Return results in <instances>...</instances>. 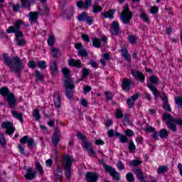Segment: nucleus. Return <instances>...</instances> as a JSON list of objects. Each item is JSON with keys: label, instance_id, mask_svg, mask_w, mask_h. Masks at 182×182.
<instances>
[{"label": "nucleus", "instance_id": "1", "mask_svg": "<svg viewBox=\"0 0 182 182\" xmlns=\"http://www.w3.org/2000/svg\"><path fill=\"white\" fill-rule=\"evenodd\" d=\"M2 58L8 68L11 69V73H14L17 75V77L21 76L22 70H23V64L22 60L19 57L15 56L12 59L8 56V53H4Z\"/></svg>", "mask_w": 182, "mask_h": 182}, {"label": "nucleus", "instance_id": "54", "mask_svg": "<svg viewBox=\"0 0 182 182\" xmlns=\"http://www.w3.org/2000/svg\"><path fill=\"white\" fill-rule=\"evenodd\" d=\"M162 107L166 112H171V107H170V104H168V102H164Z\"/></svg>", "mask_w": 182, "mask_h": 182}, {"label": "nucleus", "instance_id": "40", "mask_svg": "<svg viewBox=\"0 0 182 182\" xmlns=\"http://www.w3.org/2000/svg\"><path fill=\"white\" fill-rule=\"evenodd\" d=\"M92 45L95 48H100V46H102V41L100 39L95 38L92 39Z\"/></svg>", "mask_w": 182, "mask_h": 182}, {"label": "nucleus", "instance_id": "9", "mask_svg": "<svg viewBox=\"0 0 182 182\" xmlns=\"http://www.w3.org/2000/svg\"><path fill=\"white\" fill-rule=\"evenodd\" d=\"M20 143H21V144H26L27 143L30 149H33V147L36 149V142H35V139H33V138H29L28 136H23V138L20 139Z\"/></svg>", "mask_w": 182, "mask_h": 182}, {"label": "nucleus", "instance_id": "5", "mask_svg": "<svg viewBox=\"0 0 182 182\" xmlns=\"http://www.w3.org/2000/svg\"><path fill=\"white\" fill-rule=\"evenodd\" d=\"M162 120H164V122H166V124L168 129L171 130V132H173V133H176L177 125L174 124V122L171 118V114L168 113L162 114Z\"/></svg>", "mask_w": 182, "mask_h": 182}, {"label": "nucleus", "instance_id": "55", "mask_svg": "<svg viewBox=\"0 0 182 182\" xmlns=\"http://www.w3.org/2000/svg\"><path fill=\"white\" fill-rule=\"evenodd\" d=\"M90 75V73H89V70H87V68H84L82 69V79H86V77H87V76H89Z\"/></svg>", "mask_w": 182, "mask_h": 182}, {"label": "nucleus", "instance_id": "14", "mask_svg": "<svg viewBox=\"0 0 182 182\" xmlns=\"http://www.w3.org/2000/svg\"><path fill=\"white\" fill-rule=\"evenodd\" d=\"M131 75H132L136 80H139L141 83H143L146 80V76L140 70H131Z\"/></svg>", "mask_w": 182, "mask_h": 182}, {"label": "nucleus", "instance_id": "3", "mask_svg": "<svg viewBox=\"0 0 182 182\" xmlns=\"http://www.w3.org/2000/svg\"><path fill=\"white\" fill-rule=\"evenodd\" d=\"M73 161H75V159H72L69 154L63 158V166L64 167L65 176L67 180L72 178V163Z\"/></svg>", "mask_w": 182, "mask_h": 182}, {"label": "nucleus", "instance_id": "44", "mask_svg": "<svg viewBox=\"0 0 182 182\" xmlns=\"http://www.w3.org/2000/svg\"><path fill=\"white\" fill-rule=\"evenodd\" d=\"M38 14L41 15H49V8L47 6H44V9H40Z\"/></svg>", "mask_w": 182, "mask_h": 182}, {"label": "nucleus", "instance_id": "36", "mask_svg": "<svg viewBox=\"0 0 182 182\" xmlns=\"http://www.w3.org/2000/svg\"><path fill=\"white\" fill-rule=\"evenodd\" d=\"M11 113L14 117L20 120L21 123H23V116L22 115V113H18L16 111H11Z\"/></svg>", "mask_w": 182, "mask_h": 182}, {"label": "nucleus", "instance_id": "64", "mask_svg": "<svg viewBox=\"0 0 182 182\" xmlns=\"http://www.w3.org/2000/svg\"><path fill=\"white\" fill-rule=\"evenodd\" d=\"M105 97H106L107 100L109 101V100H112V99H113V95L110 92L105 91Z\"/></svg>", "mask_w": 182, "mask_h": 182}, {"label": "nucleus", "instance_id": "19", "mask_svg": "<svg viewBox=\"0 0 182 182\" xmlns=\"http://www.w3.org/2000/svg\"><path fill=\"white\" fill-rule=\"evenodd\" d=\"M63 177V173L62 172V168L59 164H57V168L54 171V181L60 182L62 178Z\"/></svg>", "mask_w": 182, "mask_h": 182}, {"label": "nucleus", "instance_id": "25", "mask_svg": "<svg viewBox=\"0 0 182 182\" xmlns=\"http://www.w3.org/2000/svg\"><path fill=\"white\" fill-rule=\"evenodd\" d=\"M133 172L136 176V178H138L139 181H144V177L143 176V171L141 169H139V168H136Z\"/></svg>", "mask_w": 182, "mask_h": 182}, {"label": "nucleus", "instance_id": "27", "mask_svg": "<svg viewBox=\"0 0 182 182\" xmlns=\"http://www.w3.org/2000/svg\"><path fill=\"white\" fill-rule=\"evenodd\" d=\"M116 12L115 9H109L108 11H106L105 13H102V16H104V18H109V19H113L114 18V14Z\"/></svg>", "mask_w": 182, "mask_h": 182}, {"label": "nucleus", "instance_id": "17", "mask_svg": "<svg viewBox=\"0 0 182 182\" xmlns=\"http://www.w3.org/2000/svg\"><path fill=\"white\" fill-rule=\"evenodd\" d=\"M140 97V92L135 93L134 95L131 96L130 98H128L127 100V104L128 105L129 109H133L136 103V100Z\"/></svg>", "mask_w": 182, "mask_h": 182}, {"label": "nucleus", "instance_id": "47", "mask_svg": "<svg viewBox=\"0 0 182 182\" xmlns=\"http://www.w3.org/2000/svg\"><path fill=\"white\" fill-rule=\"evenodd\" d=\"M78 55L82 58H87L89 56V53H87V51L85 48L78 50Z\"/></svg>", "mask_w": 182, "mask_h": 182}, {"label": "nucleus", "instance_id": "22", "mask_svg": "<svg viewBox=\"0 0 182 182\" xmlns=\"http://www.w3.org/2000/svg\"><path fill=\"white\" fill-rule=\"evenodd\" d=\"M21 2V8L26 9V8H31L32 5L36 2V0H20Z\"/></svg>", "mask_w": 182, "mask_h": 182}, {"label": "nucleus", "instance_id": "29", "mask_svg": "<svg viewBox=\"0 0 182 182\" xmlns=\"http://www.w3.org/2000/svg\"><path fill=\"white\" fill-rule=\"evenodd\" d=\"M57 95V100H54V105L57 107V109H59L62 105V100H60V95L59 92H55L54 94V97Z\"/></svg>", "mask_w": 182, "mask_h": 182}, {"label": "nucleus", "instance_id": "35", "mask_svg": "<svg viewBox=\"0 0 182 182\" xmlns=\"http://www.w3.org/2000/svg\"><path fill=\"white\" fill-rule=\"evenodd\" d=\"M55 42H56V38H55V36H49L47 41L48 46L53 48Z\"/></svg>", "mask_w": 182, "mask_h": 182}, {"label": "nucleus", "instance_id": "59", "mask_svg": "<svg viewBox=\"0 0 182 182\" xmlns=\"http://www.w3.org/2000/svg\"><path fill=\"white\" fill-rule=\"evenodd\" d=\"M18 150H19L21 154H23V156H26V157H29L30 154L29 153L26 154L25 153V149L21 144H18Z\"/></svg>", "mask_w": 182, "mask_h": 182}, {"label": "nucleus", "instance_id": "23", "mask_svg": "<svg viewBox=\"0 0 182 182\" xmlns=\"http://www.w3.org/2000/svg\"><path fill=\"white\" fill-rule=\"evenodd\" d=\"M146 86L152 92V93L156 99H158V97H160V92H159V90H157V88H156V87L154 85H153L152 84H150V83H147Z\"/></svg>", "mask_w": 182, "mask_h": 182}, {"label": "nucleus", "instance_id": "31", "mask_svg": "<svg viewBox=\"0 0 182 182\" xmlns=\"http://www.w3.org/2000/svg\"><path fill=\"white\" fill-rule=\"evenodd\" d=\"M87 16H88L87 13L83 11L77 16V19L79 22H86V19Z\"/></svg>", "mask_w": 182, "mask_h": 182}, {"label": "nucleus", "instance_id": "42", "mask_svg": "<svg viewBox=\"0 0 182 182\" xmlns=\"http://www.w3.org/2000/svg\"><path fill=\"white\" fill-rule=\"evenodd\" d=\"M141 161H139V160H132L129 162V166L130 167H137V166H140V164H141Z\"/></svg>", "mask_w": 182, "mask_h": 182}, {"label": "nucleus", "instance_id": "49", "mask_svg": "<svg viewBox=\"0 0 182 182\" xmlns=\"http://www.w3.org/2000/svg\"><path fill=\"white\" fill-rule=\"evenodd\" d=\"M102 9H103V8H102V6H97V5H94L92 7V12H93V14H99V12L102 11Z\"/></svg>", "mask_w": 182, "mask_h": 182}, {"label": "nucleus", "instance_id": "6", "mask_svg": "<svg viewBox=\"0 0 182 182\" xmlns=\"http://www.w3.org/2000/svg\"><path fill=\"white\" fill-rule=\"evenodd\" d=\"M104 168L107 173H109V176H112L113 180L119 181L120 180V174L112 166L104 164Z\"/></svg>", "mask_w": 182, "mask_h": 182}, {"label": "nucleus", "instance_id": "56", "mask_svg": "<svg viewBox=\"0 0 182 182\" xmlns=\"http://www.w3.org/2000/svg\"><path fill=\"white\" fill-rule=\"evenodd\" d=\"M175 103L176 105H177L178 107H182V97L181 96L177 97L175 99Z\"/></svg>", "mask_w": 182, "mask_h": 182}, {"label": "nucleus", "instance_id": "21", "mask_svg": "<svg viewBox=\"0 0 182 182\" xmlns=\"http://www.w3.org/2000/svg\"><path fill=\"white\" fill-rule=\"evenodd\" d=\"M111 29L112 30V35L119 36V32H120V26L117 21H113L111 25Z\"/></svg>", "mask_w": 182, "mask_h": 182}, {"label": "nucleus", "instance_id": "10", "mask_svg": "<svg viewBox=\"0 0 182 182\" xmlns=\"http://www.w3.org/2000/svg\"><path fill=\"white\" fill-rule=\"evenodd\" d=\"M62 72L64 76V84L75 83V81L72 79V75H70V70L69 68L64 67L62 68Z\"/></svg>", "mask_w": 182, "mask_h": 182}, {"label": "nucleus", "instance_id": "26", "mask_svg": "<svg viewBox=\"0 0 182 182\" xmlns=\"http://www.w3.org/2000/svg\"><path fill=\"white\" fill-rule=\"evenodd\" d=\"M50 70L53 76H56V75H58L59 70L58 69V63H56V61H53L50 64Z\"/></svg>", "mask_w": 182, "mask_h": 182}, {"label": "nucleus", "instance_id": "7", "mask_svg": "<svg viewBox=\"0 0 182 182\" xmlns=\"http://www.w3.org/2000/svg\"><path fill=\"white\" fill-rule=\"evenodd\" d=\"M82 147L84 150L88 153L90 156H92V157H96V151L93 149V144L90 143L89 141H85L81 144Z\"/></svg>", "mask_w": 182, "mask_h": 182}, {"label": "nucleus", "instance_id": "12", "mask_svg": "<svg viewBox=\"0 0 182 182\" xmlns=\"http://www.w3.org/2000/svg\"><path fill=\"white\" fill-rule=\"evenodd\" d=\"M135 85L136 83L134 82V81H133V80L124 78V80H122L121 87L122 90H124V92H126V90L127 92H129L132 87L131 86H134Z\"/></svg>", "mask_w": 182, "mask_h": 182}, {"label": "nucleus", "instance_id": "63", "mask_svg": "<svg viewBox=\"0 0 182 182\" xmlns=\"http://www.w3.org/2000/svg\"><path fill=\"white\" fill-rule=\"evenodd\" d=\"M117 167L119 171H122V170H124V164H123V162L122 161H119L117 164Z\"/></svg>", "mask_w": 182, "mask_h": 182}, {"label": "nucleus", "instance_id": "24", "mask_svg": "<svg viewBox=\"0 0 182 182\" xmlns=\"http://www.w3.org/2000/svg\"><path fill=\"white\" fill-rule=\"evenodd\" d=\"M121 52L123 58H124L127 62H132V57L130 56V54H129V50H127V48H126V46L122 48Z\"/></svg>", "mask_w": 182, "mask_h": 182}, {"label": "nucleus", "instance_id": "48", "mask_svg": "<svg viewBox=\"0 0 182 182\" xmlns=\"http://www.w3.org/2000/svg\"><path fill=\"white\" fill-rule=\"evenodd\" d=\"M149 80L153 85H158L159 83V78L156 75L151 76L149 77Z\"/></svg>", "mask_w": 182, "mask_h": 182}, {"label": "nucleus", "instance_id": "33", "mask_svg": "<svg viewBox=\"0 0 182 182\" xmlns=\"http://www.w3.org/2000/svg\"><path fill=\"white\" fill-rule=\"evenodd\" d=\"M35 74H36L35 76H36V80H38V82H43L45 79V76H43V75L41 73L40 70H36L35 71Z\"/></svg>", "mask_w": 182, "mask_h": 182}, {"label": "nucleus", "instance_id": "53", "mask_svg": "<svg viewBox=\"0 0 182 182\" xmlns=\"http://www.w3.org/2000/svg\"><path fill=\"white\" fill-rule=\"evenodd\" d=\"M0 144L1 146H6V139H5V135L0 132Z\"/></svg>", "mask_w": 182, "mask_h": 182}, {"label": "nucleus", "instance_id": "18", "mask_svg": "<svg viewBox=\"0 0 182 182\" xmlns=\"http://www.w3.org/2000/svg\"><path fill=\"white\" fill-rule=\"evenodd\" d=\"M92 6V0H85V1L80 0L77 2V6L80 9L87 10Z\"/></svg>", "mask_w": 182, "mask_h": 182}, {"label": "nucleus", "instance_id": "32", "mask_svg": "<svg viewBox=\"0 0 182 182\" xmlns=\"http://www.w3.org/2000/svg\"><path fill=\"white\" fill-rule=\"evenodd\" d=\"M51 53H52L53 58H54V59H58V58L60 57V50L58 48H52Z\"/></svg>", "mask_w": 182, "mask_h": 182}, {"label": "nucleus", "instance_id": "34", "mask_svg": "<svg viewBox=\"0 0 182 182\" xmlns=\"http://www.w3.org/2000/svg\"><path fill=\"white\" fill-rule=\"evenodd\" d=\"M159 136L161 139H167L168 137V132L166 129H162L159 130Z\"/></svg>", "mask_w": 182, "mask_h": 182}, {"label": "nucleus", "instance_id": "38", "mask_svg": "<svg viewBox=\"0 0 182 182\" xmlns=\"http://www.w3.org/2000/svg\"><path fill=\"white\" fill-rule=\"evenodd\" d=\"M14 126V124L11 122H4L1 124V128L6 129V130H8V129H11Z\"/></svg>", "mask_w": 182, "mask_h": 182}, {"label": "nucleus", "instance_id": "2", "mask_svg": "<svg viewBox=\"0 0 182 182\" xmlns=\"http://www.w3.org/2000/svg\"><path fill=\"white\" fill-rule=\"evenodd\" d=\"M0 95L4 97H7V102L10 109H15L16 105V97L14 93L9 92V88L7 87H2L0 88Z\"/></svg>", "mask_w": 182, "mask_h": 182}, {"label": "nucleus", "instance_id": "39", "mask_svg": "<svg viewBox=\"0 0 182 182\" xmlns=\"http://www.w3.org/2000/svg\"><path fill=\"white\" fill-rule=\"evenodd\" d=\"M139 18L144 21V22H146V23H149L150 22V20L149 19V16H147V14L146 12L142 11L141 14L139 15Z\"/></svg>", "mask_w": 182, "mask_h": 182}, {"label": "nucleus", "instance_id": "30", "mask_svg": "<svg viewBox=\"0 0 182 182\" xmlns=\"http://www.w3.org/2000/svg\"><path fill=\"white\" fill-rule=\"evenodd\" d=\"M30 18L29 21L30 22H36L38 21V18H39V12H30L29 13Z\"/></svg>", "mask_w": 182, "mask_h": 182}, {"label": "nucleus", "instance_id": "41", "mask_svg": "<svg viewBox=\"0 0 182 182\" xmlns=\"http://www.w3.org/2000/svg\"><path fill=\"white\" fill-rule=\"evenodd\" d=\"M46 61L45 60H40L37 62V68L40 69H46L47 68Z\"/></svg>", "mask_w": 182, "mask_h": 182}, {"label": "nucleus", "instance_id": "58", "mask_svg": "<svg viewBox=\"0 0 182 182\" xmlns=\"http://www.w3.org/2000/svg\"><path fill=\"white\" fill-rule=\"evenodd\" d=\"M17 46H24L26 45V41L24 39H16Z\"/></svg>", "mask_w": 182, "mask_h": 182}, {"label": "nucleus", "instance_id": "37", "mask_svg": "<svg viewBox=\"0 0 182 182\" xmlns=\"http://www.w3.org/2000/svg\"><path fill=\"white\" fill-rule=\"evenodd\" d=\"M168 167L166 166H161L157 169L158 174H164L166 171H168Z\"/></svg>", "mask_w": 182, "mask_h": 182}, {"label": "nucleus", "instance_id": "16", "mask_svg": "<svg viewBox=\"0 0 182 182\" xmlns=\"http://www.w3.org/2000/svg\"><path fill=\"white\" fill-rule=\"evenodd\" d=\"M85 180L87 182H97L99 181V175L96 172H87Z\"/></svg>", "mask_w": 182, "mask_h": 182}, {"label": "nucleus", "instance_id": "57", "mask_svg": "<svg viewBox=\"0 0 182 182\" xmlns=\"http://www.w3.org/2000/svg\"><path fill=\"white\" fill-rule=\"evenodd\" d=\"M126 178H127V181H129V182L134 181V176L133 175L132 173H128L126 175Z\"/></svg>", "mask_w": 182, "mask_h": 182}, {"label": "nucleus", "instance_id": "8", "mask_svg": "<svg viewBox=\"0 0 182 182\" xmlns=\"http://www.w3.org/2000/svg\"><path fill=\"white\" fill-rule=\"evenodd\" d=\"M60 136H61V133H60V129H59V127H55L54 129L53 135L51 138L53 144L55 148L58 147V145L60 141Z\"/></svg>", "mask_w": 182, "mask_h": 182}, {"label": "nucleus", "instance_id": "28", "mask_svg": "<svg viewBox=\"0 0 182 182\" xmlns=\"http://www.w3.org/2000/svg\"><path fill=\"white\" fill-rule=\"evenodd\" d=\"M115 137H119L120 143H127L129 138L118 132H115Z\"/></svg>", "mask_w": 182, "mask_h": 182}, {"label": "nucleus", "instance_id": "46", "mask_svg": "<svg viewBox=\"0 0 182 182\" xmlns=\"http://www.w3.org/2000/svg\"><path fill=\"white\" fill-rule=\"evenodd\" d=\"M36 169L38 171L41 176H43V169L39 161L36 163Z\"/></svg>", "mask_w": 182, "mask_h": 182}, {"label": "nucleus", "instance_id": "15", "mask_svg": "<svg viewBox=\"0 0 182 182\" xmlns=\"http://www.w3.org/2000/svg\"><path fill=\"white\" fill-rule=\"evenodd\" d=\"M26 180L29 181H32V180H35L36 178V171L33 170V168L29 167L26 170V173L24 175Z\"/></svg>", "mask_w": 182, "mask_h": 182}, {"label": "nucleus", "instance_id": "20", "mask_svg": "<svg viewBox=\"0 0 182 182\" xmlns=\"http://www.w3.org/2000/svg\"><path fill=\"white\" fill-rule=\"evenodd\" d=\"M68 65L69 66H72V68H77V69H80V68H82V61H80V60L70 58L68 60Z\"/></svg>", "mask_w": 182, "mask_h": 182}, {"label": "nucleus", "instance_id": "4", "mask_svg": "<svg viewBox=\"0 0 182 182\" xmlns=\"http://www.w3.org/2000/svg\"><path fill=\"white\" fill-rule=\"evenodd\" d=\"M132 18H133V12L130 11V6L126 5L121 14L120 19L125 25H130Z\"/></svg>", "mask_w": 182, "mask_h": 182}, {"label": "nucleus", "instance_id": "61", "mask_svg": "<svg viewBox=\"0 0 182 182\" xmlns=\"http://www.w3.org/2000/svg\"><path fill=\"white\" fill-rule=\"evenodd\" d=\"M116 117L117 119H122L123 117V112H122V109L117 108L116 109Z\"/></svg>", "mask_w": 182, "mask_h": 182}, {"label": "nucleus", "instance_id": "13", "mask_svg": "<svg viewBox=\"0 0 182 182\" xmlns=\"http://www.w3.org/2000/svg\"><path fill=\"white\" fill-rule=\"evenodd\" d=\"M65 88V96L69 100L73 98V89H75V82L64 84Z\"/></svg>", "mask_w": 182, "mask_h": 182}, {"label": "nucleus", "instance_id": "51", "mask_svg": "<svg viewBox=\"0 0 182 182\" xmlns=\"http://www.w3.org/2000/svg\"><path fill=\"white\" fill-rule=\"evenodd\" d=\"M77 139H80L82 140V143H85V141H87V138H86V136L83 135V134H82V132H77Z\"/></svg>", "mask_w": 182, "mask_h": 182}, {"label": "nucleus", "instance_id": "52", "mask_svg": "<svg viewBox=\"0 0 182 182\" xmlns=\"http://www.w3.org/2000/svg\"><path fill=\"white\" fill-rule=\"evenodd\" d=\"M128 41L129 43H132V45H136V43H137V41L136 40V36L133 35L128 36Z\"/></svg>", "mask_w": 182, "mask_h": 182}, {"label": "nucleus", "instance_id": "43", "mask_svg": "<svg viewBox=\"0 0 182 182\" xmlns=\"http://www.w3.org/2000/svg\"><path fill=\"white\" fill-rule=\"evenodd\" d=\"M171 118L172 119V122L177 124L178 126H181L182 127V119L181 118H174L172 115H171Z\"/></svg>", "mask_w": 182, "mask_h": 182}, {"label": "nucleus", "instance_id": "11", "mask_svg": "<svg viewBox=\"0 0 182 182\" xmlns=\"http://www.w3.org/2000/svg\"><path fill=\"white\" fill-rule=\"evenodd\" d=\"M23 24V21H22L21 19L16 20L14 23V26H11L7 28L6 30L7 33H14L18 32L19 31H21V26H22Z\"/></svg>", "mask_w": 182, "mask_h": 182}, {"label": "nucleus", "instance_id": "62", "mask_svg": "<svg viewBox=\"0 0 182 182\" xmlns=\"http://www.w3.org/2000/svg\"><path fill=\"white\" fill-rule=\"evenodd\" d=\"M124 134H126V136H127L128 137H132L133 136H134V132H133V130L132 129H126L124 131Z\"/></svg>", "mask_w": 182, "mask_h": 182}, {"label": "nucleus", "instance_id": "60", "mask_svg": "<svg viewBox=\"0 0 182 182\" xmlns=\"http://www.w3.org/2000/svg\"><path fill=\"white\" fill-rule=\"evenodd\" d=\"M28 68H30L31 69H35V68H37V63H36L33 60H30L28 63Z\"/></svg>", "mask_w": 182, "mask_h": 182}, {"label": "nucleus", "instance_id": "50", "mask_svg": "<svg viewBox=\"0 0 182 182\" xmlns=\"http://www.w3.org/2000/svg\"><path fill=\"white\" fill-rule=\"evenodd\" d=\"M33 117L38 122V120H41V114L39 113V109H34V114L33 115Z\"/></svg>", "mask_w": 182, "mask_h": 182}, {"label": "nucleus", "instance_id": "45", "mask_svg": "<svg viewBox=\"0 0 182 182\" xmlns=\"http://www.w3.org/2000/svg\"><path fill=\"white\" fill-rule=\"evenodd\" d=\"M128 149L129 150V153H133L134 150H136V145H134V142L133 141H130L128 144Z\"/></svg>", "mask_w": 182, "mask_h": 182}]
</instances>
